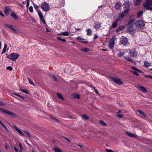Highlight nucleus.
Listing matches in <instances>:
<instances>
[{"label": "nucleus", "mask_w": 152, "mask_h": 152, "mask_svg": "<svg viewBox=\"0 0 152 152\" xmlns=\"http://www.w3.org/2000/svg\"><path fill=\"white\" fill-rule=\"evenodd\" d=\"M120 5L119 3H117L115 4V7L116 9L118 10L120 8Z\"/></svg>", "instance_id": "37"}, {"label": "nucleus", "mask_w": 152, "mask_h": 152, "mask_svg": "<svg viewBox=\"0 0 152 152\" xmlns=\"http://www.w3.org/2000/svg\"><path fill=\"white\" fill-rule=\"evenodd\" d=\"M99 122L101 124L104 126H105L106 125V124L102 121H100Z\"/></svg>", "instance_id": "41"}, {"label": "nucleus", "mask_w": 152, "mask_h": 152, "mask_svg": "<svg viewBox=\"0 0 152 152\" xmlns=\"http://www.w3.org/2000/svg\"><path fill=\"white\" fill-rule=\"evenodd\" d=\"M20 90L23 93H26V94L28 93V92L27 91H26L25 90H24L23 89H21Z\"/></svg>", "instance_id": "48"}, {"label": "nucleus", "mask_w": 152, "mask_h": 152, "mask_svg": "<svg viewBox=\"0 0 152 152\" xmlns=\"http://www.w3.org/2000/svg\"><path fill=\"white\" fill-rule=\"evenodd\" d=\"M0 124L2 126H3L4 128V129H5L7 131H9L7 128L5 126V125H4L3 123H2V122H1L0 123Z\"/></svg>", "instance_id": "40"}, {"label": "nucleus", "mask_w": 152, "mask_h": 152, "mask_svg": "<svg viewBox=\"0 0 152 152\" xmlns=\"http://www.w3.org/2000/svg\"><path fill=\"white\" fill-rule=\"evenodd\" d=\"M6 49L3 48L1 53V54H3L5 53L6 51Z\"/></svg>", "instance_id": "59"}, {"label": "nucleus", "mask_w": 152, "mask_h": 152, "mask_svg": "<svg viewBox=\"0 0 152 152\" xmlns=\"http://www.w3.org/2000/svg\"><path fill=\"white\" fill-rule=\"evenodd\" d=\"M111 79L114 82L118 85H121L123 83L121 80L118 77H111Z\"/></svg>", "instance_id": "7"}, {"label": "nucleus", "mask_w": 152, "mask_h": 152, "mask_svg": "<svg viewBox=\"0 0 152 152\" xmlns=\"http://www.w3.org/2000/svg\"><path fill=\"white\" fill-rule=\"evenodd\" d=\"M134 20L133 19H132L130 20L129 21L128 23V25L129 26H132L133 23H134Z\"/></svg>", "instance_id": "30"}, {"label": "nucleus", "mask_w": 152, "mask_h": 152, "mask_svg": "<svg viewBox=\"0 0 152 152\" xmlns=\"http://www.w3.org/2000/svg\"><path fill=\"white\" fill-rule=\"evenodd\" d=\"M20 56L19 54L15 53H12L10 54L7 56V58L13 61H15Z\"/></svg>", "instance_id": "4"}, {"label": "nucleus", "mask_w": 152, "mask_h": 152, "mask_svg": "<svg viewBox=\"0 0 152 152\" xmlns=\"http://www.w3.org/2000/svg\"><path fill=\"white\" fill-rule=\"evenodd\" d=\"M118 25L117 20H116L113 23L112 27L113 28H115L117 27Z\"/></svg>", "instance_id": "24"}, {"label": "nucleus", "mask_w": 152, "mask_h": 152, "mask_svg": "<svg viewBox=\"0 0 152 152\" xmlns=\"http://www.w3.org/2000/svg\"><path fill=\"white\" fill-rule=\"evenodd\" d=\"M81 50L85 52H87L89 51V49L88 48H85L84 49H82Z\"/></svg>", "instance_id": "47"}, {"label": "nucleus", "mask_w": 152, "mask_h": 152, "mask_svg": "<svg viewBox=\"0 0 152 152\" xmlns=\"http://www.w3.org/2000/svg\"><path fill=\"white\" fill-rule=\"evenodd\" d=\"M132 72L133 73V74L136 75V76H138L139 74L137 73V72L136 71H132Z\"/></svg>", "instance_id": "55"}, {"label": "nucleus", "mask_w": 152, "mask_h": 152, "mask_svg": "<svg viewBox=\"0 0 152 152\" xmlns=\"http://www.w3.org/2000/svg\"><path fill=\"white\" fill-rule=\"evenodd\" d=\"M135 26L138 29H141L142 28L145 26V24L143 20L140 19L137 20L135 23Z\"/></svg>", "instance_id": "2"}, {"label": "nucleus", "mask_w": 152, "mask_h": 152, "mask_svg": "<svg viewBox=\"0 0 152 152\" xmlns=\"http://www.w3.org/2000/svg\"><path fill=\"white\" fill-rule=\"evenodd\" d=\"M53 149L55 152H62V151L59 148L56 147H54Z\"/></svg>", "instance_id": "23"}, {"label": "nucleus", "mask_w": 152, "mask_h": 152, "mask_svg": "<svg viewBox=\"0 0 152 152\" xmlns=\"http://www.w3.org/2000/svg\"><path fill=\"white\" fill-rule=\"evenodd\" d=\"M26 7L27 8H28L29 7V0H27L26 1Z\"/></svg>", "instance_id": "51"}, {"label": "nucleus", "mask_w": 152, "mask_h": 152, "mask_svg": "<svg viewBox=\"0 0 152 152\" xmlns=\"http://www.w3.org/2000/svg\"><path fill=\"white\" fill-rule=\"evenodd\" d=\"M80 97V95L77 94H75L73 95V98L76 99H78Z\"/></svg>", "instance_id": "26"}, {"label": "nucleus", "mask_w": 152, "mask_h": 152, "mask_svg": "<svg viewBox=\"0 0 152 152\" xmlns=\"http://www.w3.org/2000/svg\"><path fill=\"white\" fill-rule=\"evenodd\" d=\"M0 15L2 17H4V15L3 14L2 12L0 10Z\"/></svg>", "instance_id": "61"}, {"label": "nucleus", "mask_w": 152, "mask_h": 152, "mask_svg": "<svg viewBox=\"0 0 152 152\" xmlns=\"http://www.w3.org/2000/svg\"><path fill=\"white\" fill-rule=\"evenodd\" d=\"M101 23L99 22L95 23L93 25L94 28L96 30H98L101 27Z\"/></svg>", "instance_id": "13"}, {"label": "nucleus", "mask_w": 152, "mask_h": 152, "mask_svg": "<svg viewBox=\"0 0 152 152\" xmlns=\"http://www.w3.org/2000/svg\"><path fill=\"white\" fill-rule=\"evenodd\" d=\"M40 18V19L42 21V22L44 24H45L46 22H45L44 19V18L43 17Z\"/></svg>", "instance_id": "43"}, {"label": "nucleus", "mask_w": 152, "mask_h": 152, "mask_svg": "<svg viewBox=\"0 0 152 152\" xmlns=\"http://www.w3.org/2000/svg\"><path fill=\"white\" fill-rule=\"evenodd\" d=\"M132 68L134 70H135L138 72H140V70H139L138 69L136 68V67H132Z\"/></svg>", "instance_id": "52"}, {"label": "nucleus", "mask_w": 152, "mask_h": 152, "mask_svg": "<svg viewBox=\"0 0 152 152\" xmlns=\"http://www.w3.org/2000/svg\"><path fill=\"white\" fill-rule=\"evenodd\" d=\"M60 35H62L64 36H67L69 35V33L68 31L62 32L61 34H59Z\"/></svg>", "instance_id": "28"}, {"label": "nucleus", "mask_w": 152, "mask_h": 152, "mask_svg": "<svg viewBox=\"0 0 152 152\" xmlns=\"http://www.w3.org/2000/svg\"><path fill=\"white\" fill-rule=\"evenodd\" d=\"M124 14L123 13H121L119 15V17L120 18H124Z\"/></svg>", "instance_id": "44"}, {"label": "nucleus", "mask_w": 152, "mask_h": 152, "mask_svg": "<svg viewBox=\"0 0 152 152\" xmlns=\"http://www.w3.org/2000/svg\"><path fill=\"white\" fill-rule=\"evenodd\" d=\"M136 88L143 92H146L147 91L146 88L142 86L137 85L136 86Z\"/></svg>", "instance_id": "14"}, {"label": "nucleus", "mask_w": 152, "mask_h": 152, "mask_svg": "<svg viewBox=\"0 0 152 152\" xmlns=\"http://www.w3.org/2000/svg\"><path fill=\"white\" fill-rule=\"evenodd\" d=\"M126 9L124 11V12L125 13H127L129 11L130 8H126Z\"/></svg>", "instance_id": "45"}, {"label": "nucleus", "mask_w": 152, "mask_h": 152, "mask_svg": "<svg viewBox=\"0 0 152 152\" xmlns=\"http://www.w3.org/2000/svg\"><path fill=\"white\" fill-rule=\"evenodd\" d=\"M76 39L77 40H79V41L82 40L83 39V38H82V37L80 36H78L77 37Z\"/></svg>", "instance_id": "49"}, {"label": "nucleus", "mask_w": 152, "mask_h": 152, "mask_svg": "<svg viewBox=\"0 0 152 152\" xmlns=\"http://www.w3.org/2000/svg\"><path fill=\"white\" fill-rule=\"evenodd\" d=\"M57 1L60 6L63 7L64 5V0H57Z\"/></svg>", "instance_id": "18"}, {"label": "nucleus", "mask_w": 152, "mask_h": 152, "mask_svg": "<svg viewBox=\"0 0 152 152\" xmlns=\"http://www.w3.org/2000/svg\"><path fill=\"white\" fill-rule=\"evenodd\" d=\"M151 65L147 61L144 62V66L146 67L150 66Z\"/></svg>", "instance_id": "25"}, {"label": "nucleus", "mask_w": 152, "mask_h": 152, "mask_svg": "<svg viewBox=\"0 0 152 152\" xmlns=\"http://www.w3.org/2000/svg\"><path fill=\"white\" fill-rule=\"evenodd\" d=\"M13 127L20 135L23 137H25V135H24L23 132L20 129L18 128L17 126L16 125H13Z\"/></svg>", "instance_id": "11"}, {"label": "nucleus", "mask_w": 152, "mask_h": 152, "mask_svg": "<svg viewBox=\"0 0 152 152\" xmlns=\"http://www.w3.org/2000/svg\"><path fill=\"white\" fill-rule=\"evenodd\" d=\"M14 148L15 150V151L16 152H18V149L15 146H14Z\"/></svg>", "instance_id": "64"}, {"label": "nucleus", "mask_w": 152, "mask_h": 152, "mask_svg": "<svg viewBox=\"0 0 152 152\" xmlns=\"http://www.w3.org/2000/svg\"><path fill=\"white\" fill-rule=\"evenodd\" d=\"M29 10L30 12H33V8L32 6H30L29 7Z\"/></svg>", "instance_id": "46"}, {"label": "nucleus", "mask_w": 152, "mask_h": 152, "mask_svg": "<svg viewBox=\"0 0 152 152\" xmlns=\"http://www.w3.org/2000/svg\"><path fill=\"white\" fill-rule=\"evenodd\" d=\"M115 39L116 37L115 36H114L110 39L109 44V46L110 48L111 49L113 48L115 44Z\"/></svg>", "instance_id": "8"}, {"label": "nucleus", "mask_w": 152, "mask_h": 152, "mask_svg": "<svg viewBox=\"0 0 152 152\" xmlns=\"http://www.w3.org/2000/svg\"><path fill=\"white\" fill-rule=\"evenodd\" d=\"M5 26L6 27L11 30L13 31L16 32V30L15 28V26L13 25L8 24H5Z\"/></svg>", "instance_id": "12"}, {"label": "nucleus", "mask_w": 152, "mask_h": 152, "mask_svg": "<svg viewBox=\"0 0 152 152\" xmlns=\"http://www.w3.org/2000/svg\"><path fill=\"white\" fill-rule=\"evenodd\" d=\"M0 110L2 112L10 115L11 116L16 117L15 114L13 112L8 111L7 110L2 108H0Z\"/></svg>", "instance_id": "5"}, {"label": "nucleus", "mask_w": 152, "mask_h": 152, "mask_svg": "<svg viewBox=\"0 0 152 152\" xmlns=\"http://www.w3.org/2000/svg\"><path fill=\"white\" fill-rule=\"evenodd\" d=\"M37 12L38 13V15L39 18L42 17H43V14L39 10H37Z\"/></svg>", "instance_id": "32"}, {"label": "nucleus", "mask_w": 152, "mask_h": 152, "mask_svg": "<svg viewBox=\"0 0 152 152\" xmlns=\"http://www.w3.org/2000/svg\"><path fill=\"white\" fill-rule=\"evenodd\" d=\"M126 134L129 137H135L137 136L134 133H131L130 132H126Z\"/></svg>", "instance_id": "19"}, {"label": "nucleus", "mask_w": 152, "mask_h": 152, "mask_svg": "<svg viewBox=\"0 0 152 152\" xmlns=\"http://www.w3.org/2000/svg\"><path fill=\"white\" fill-rule=\"evenodd\" d=\"M13 94H14V95H15V96H18V97H20L22 99H24V97L20 95L18 93H13Z\"/></svg>", "instance_id": "35"}, {"label": "nucleus", "mask_w": 152, "mask_h": 152, "mask_svg": "<svg viewBox=\"0 0 152 152\" xmlns=\"http://www.w3.org/2000/svg\"><path fill=\"white\" fill-rule=\"evenodd\" d=\"M50 76L55 81H57V79L56 77L55 76L53 75L50 74Z\"/></svg>", "instance_id": "38"}, {"label": "nucleus", "mask_w": 152, "mask_h": 152, "mask_svg": "<svg viewBox=\"0 0 152 152\" xmlns=\"http://www.w3.org/2000/svg\"><path fill=\"white\" fill-rule=\"evenodd\" d=\"M10 16L15 20H18V18L15 13L14 12H12L10 14Z\"/></svg>", "instance_id": "16"}, {"label": "nucleus", "mask_w": 152, "mask_h": 152, "mask_svg": "<svg viewBox=\"0 0 152 152\" xmlns=\"http://www.w3.org/2000/svg\"><path fill=\"white\" fill-rule=\"evenodd\" d=\"M145 77L146 78H148V77H150L151 79H152V76L151 75H146L145 76Z\"/></svg>", "instance_id": "56"}, {"label": "nucleus", "mask_w": 152, "mask_h": 152, "mask_svg": "<svg viewBox=\"0 0 152 152\" xmlns=\"http://www.w3.org/2000/svg\"><path fill=\"white\" fill-rule=\"evenodd\" d=\"M140 114L142 115L144 117H146V115L141 110H137Z\"/></svg>", "instance_id": "27"}, {"label": "nucleus", "mask_w": 152, "mask_h": 152, "mask_svg": "<svg viewBox=\"0 0 152 152\" xmlns=\"http://www.w3.org/2000/svg\"><path fill=\"white\" fill-rule=\"evenodd\" d=\"M19 146L20 148V149L21 150H23V148L22 147V146H21V145L20 143H19Z\"/></svg>", "instance_id": "62"}, {"label": "nucleus", "mask_w": 152, "mask_h": 152, "mask_svg": "<svg viewBox=\"0 0 152 152\" xmlns=\"http://www.w3.org/2000/svg\"><path fill=\"white\" fill-rule=\"evenodd\" d=\"M143 14V12L141 11H139L138 13H137V17L138 18H140L141 16Z\"/></svg>", "instance_id": "31"}, {"label": "nucleus", "mask_w": 152, "mask_h": 152, "mask_svg": "<svg viewBox=\"0 0 152 152\" xmlns=\"http://www.w3.org/2000/svg\"><path fill=\"white\" fill-rule=\"evenodd\" d=\"M79 42H82L85 43H88L87 41H82V40L79 41Z\"/></svg>", "instance_id": "63"}, {"label": "nucleus", "mask_w": 152, "mask_h": 152, "mask_svg": "<svg viewBox=\"0 0 152 152\" xmlns=\"http://www.w3.org/2000/svg\"><path fill=\"white\" fill-rule=\"evenodd\" d=\"M152 5V0H146L145 2L143 4V6L144 8L147 10H152V7L151 6Z\"/></svg>", "instance_id": "1"}, {"label": "nucleus", "mask_w": 152, "mask_h": 152, "mask_svg": "<svg viewBox=\"0 0 152 152\" xmlns=\"http://www.w3.org/2000/svg\"><path fill=\"white\" fill-rule=\"evenodd\" d=\"M50 117L52 119L54 120H56L57 121H59L58 120L56 119L55 117H53L52 116H50Z\"/></svg>", "instance_id": "58"}, {"label": "nucleus", "mask_w": 152, "mask_h": 152, "mask_svg": "<svg viewBox=\"0 0 152 152\" xmlns=\"http://www.w3.org/2000/svg\"><path fill=\"white\" fill-rule=\"evenodd\" d=\"M127 52L129 53L130 56L132 57H135L137 55V53L134 49H129L127 50Z\"/></svg>", "instance_id": "6"}, {"label": "nucleus", "mask_w": 152, "mask_h": 152, "mask_svg": "<svg viewBox=\"0 0 152 152\" xmlns=\"http://www.w3.org/2000/svg\"><path fill=\"white\" fill-rule=\"evenodd\" d=\"M127 30L131 34L134 33L136 31V29L134 27L132 26H129L127 28Z\"/></svg>", "instance_id": "10"}, {"label": "nucleus", "mask_w": 152, "mask_h": 152, "mask_svg": "<svg viewBox=\"0 0 152 152\" xmlns=\"http://www.w3.org/2000/svg\"><path fill=\"white\" fill-rule=\"evenodd\" d=\"M82 117L83 119L85 120H88L89 119L88 116L86 115H83L82 116Z\"/></svg>", "instance_id": "29"}, {"label": "nucleus", "mask_w": 152, "mask_h": 152, "mask_svg": "<svg viewBox=\"0 0 152 152\" xmlns=\"http://www.w3.org/2000/svg\"><path fill=\"white\" fill-rule=\"evenodd\" d=\"M7 69L9 70L10 71H11L12 69V68L10 66H7L6 68Z\"/></svg>", "instance_id": "50"}, {"label": "nucleus", "mask_w": 152, "mask_h": 152, "mask_svg": "<svg viewBox=\"0 0 152 152\" xmlns=\"http://www.w3.org/2000/svg\"><path fill=\"white\" fill-rule=\"evenodd\" d=\"M124 55V53L123 52H121L120 51H119L117 55L119 57H120L123 56Z\"/></svg>", "instance_id": "36"}, {"label": "nucleus", "mask_w": 152, "mask_h": 152, "mask_svg": "<svg viewBox=\"0 0 152 152\" xmlns=\"http://www.w3.org/2000/svg\"><path fill=\"white\" fill-rule=\"evenodd\" d=\"M27 79L28 80V81H29V83L30 84H31V85H34V84L33 82L28 77Z\"/></svg>", "instance_id": "42"}, {"label": "nucleus", "mask_w": 152, "mask_h": 152, "mask_svg": "<svg viewBox=\"0 0 152 152\" xmlns=\"http://www.w3.org/2000/svg\"><path fill=\"white\" fill-rule=\"evenodd\" d=\"M57 96L59 98L63 100L64 99V98L63 97L62 95H61V94L59 93H57Z\"/></svg>", "instance_id": "33"}, {"label": "nucleus", "mask_w": 152, "mask_h": 152, "mask_svg": "<svg viewBox=\"0 0 152 152\" xmlns=\"http://www.w3.org/2000/svg\"><path fill=\"white\" fill-rule=\"evenodd\" d=\"M120 42L124 45H128L129 43L127 39L124 37H122L121 39Z\"/></svg>", "instance_id": "9"}, {"label": "nucleus", "mask_w": 152, "mask_h": 152, "mask_svg": "<svg viewBox=\"0 0 152 152\" xmlns=\"http://www.w3.org/2000/svg\"><path fill=\"white\" fill-rule=\"evenodd\" d=\"M57 38L58 40H60V41H61L63 42H65L66 41V39H62L60 37H57Z\"/></svg>", "instance_id": "39"}, {"label": "nucleus", "mask_w": 152, "mask_h": 152, "mask_svg": "<svg viewBox=\"0 0 152 152\" xmlns=\"http://www.w3.org/2000/svg\"><path fill=\"white\" fill-rule=\"evenodd\" d=\"M107 152H114L111 149H106L105 150Z\"/></svg>", "instance_id": "54"}, {"label": "nucleus", "mask_w": 152, "mask_h": 152, "mask_svg": "<svg viewBox=\"0 0 152 152\" xmlns=\"http://www.w3.org/2000/svg\"><path fill=\"white\" fill-rule=\"evenodd\" d=\"M125 27L124 26H121L116 30V32L117 34H120V32L122 31Z\"/></svg>", "instance_id": "17"}, {"label": "nucleus", "mask_w": 152, "mask_h": 152, "mask_svg": "<svg viewBox=\"0 0 152 152\" xmlns=\"http://www.w3.org/2000/svg\"><path fill=\"white\" fill-rule=\"evenodd\" d=\"M124 58L126 60L132 62H133L134 61L129 56H124Z\"/></svg>", "instance_id": "20"}, {"label": "nucleus", "mask_w": 152, "mask_h": 152, "mask_svg": "<svg viewBox=\"0 0 152 152\" xmlns=\"http://www.w3.org/2000/svg\"><path fill=\"white\" fill-rule=\"evenodd\" d=\"M87 32V35H90L92 33V31L90 29H88L86 31Z\"/></svg>", "instance_id": "34"}, {"label": "nucleus", "mask_w": 152, "mask_h": 152, "mask_svg": "<svg viewBox=\"0 0 152 152\" xmlns=\"http://www.w3.org/2000/svg\"><path fill=\"white\" fill-rule=\"evenodd\" d=\"M41 7L42 10L45 12L48 11L50 9L49 4L46 2L42 3L41 5Z\"/></svg>", "instance_id": "3"}, {"label": "nucleus", "mask_w": 152, "mask_h": 152, "mask_svg": "<svg viewBox=\"0 0 152 152\" xmlns=\"http://www.w3.org/2000/svg\"><path fill=\"white\" fill-rule=\"evenodd\" d=\"M142 0H134V3L135 5H137L140 4Z\"/></svg>", "instance_id": "22"}, {"label": "nucleus", "mask_w": 152, "mask_h": 152, "mask_svg": "<svg viewBox=\"0 0 152 152\" xmlns=\"http://www.w3.org/2000/svg\"><path fill=\"white\" fill-rule=\"evenodd\" d=\"M129 5L130 3L129 1H126L124 4V6L125 8H130L129 7Z\"/></svg>", "instance_id": "21"}, {"label": "nucleus", "mask_w": 152, "mask_h": 152, "mask_svg": "<svg viewBox=\"0 0 152 152\" xmlns=\"http://www.w3.org/2000/svg\"><path fill=\"white\" fill-rule=\"evenodd\" d=\"M10 9L11 8L10 7H5L4 12L6 15H8Z\"/></svg>", "instance_id": "15"}, {"label": "nucleus", "mask_w": 152, "mask_h": 152, "mask_svg": "<svg viewBox=\"0 0 152 152\" xmlns=\"http://www.w3.org/2000/svg\"><path fill=\"white\" fill-rule=\"evenodd\" d=\"M117 116L119 118H121L123 117V115H122L119 114L117 115Z\"/></svg>", "instance_id": "57"}, {"label": "nucleus", "mask_w": 152, "mask_h": 152, "mask_svg": "<svg viewBox=\"0 0 152 152\" xmlns=\"http://www.w3.org/2000/svg\"><path fill=\"white\" fill-rule=\"evenodd\" d=\"M25 133H26V134H27V135L29 137H31V135L29 133V132H28L26 131H25Z\"/></svg>", "instance_id": "53"}, {"label": "nucleus", "mask_w": 152, "mask_h": 152, "mask_svg": "<svg viewBox=\"0 0 152 152\" xmlns=\"http://www.w3.org/2000/svg\"><path fill=\"white\" fill-rule=\"evenodd\" d=\"M34 8L35 9H38V6L37 5H36V4H34Z\"/></svg>", "instance_id": "60"}]
</instances>
